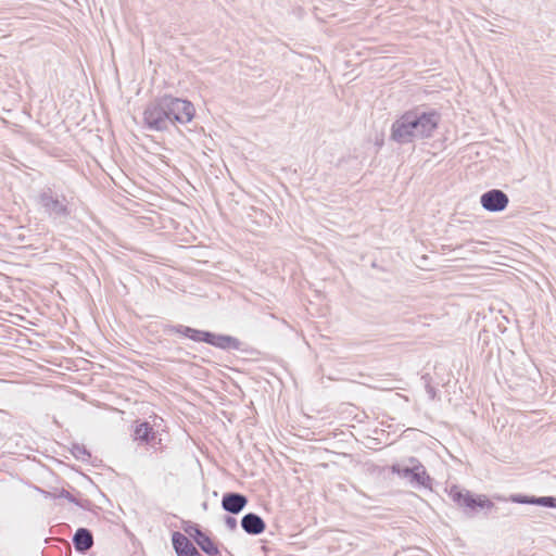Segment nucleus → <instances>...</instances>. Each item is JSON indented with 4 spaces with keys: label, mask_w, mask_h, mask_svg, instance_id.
Listing matches in <instances>:
<instances>
[{
    "label": "nucleus",
    "mask_w": 556,
    "mask_h": 556,
    "mask_svg": "<svg viewBox=\"0 0 556 556\" xmlns=\"http://www.w3.org/2000/svg\"><path fill=\"white\" fill-rule=\"evenodd\" d=\"M193 104L185 99L164 94L150 101L143 111L147 129L165 131L176 124H188L194 117Z\"/></svg>",
    "instance_id": "1"
},
{
    "label": "nucleus",
    "mask_w": 556,
    "mask_h": 556,
    "mask_svg": "<svg viewBox=\"0 0 556 556\" xmlns=\"http://www.w3.org/2000/svg\"><path fill=\"white\" fill-rule=\"evenodd\" d=\"M440 119V114L434 110L407 111L392 124L391 139L400 144H406L430 138L438 128Z\"/></svg>",
    "instance_id": "2"
},
{
    "label": "nucleus",
    "mask_w": 556,
    "mask_h": 556,
    "mask_svg": "<svg viewBox=\"0 0 556 556\" xmlns=\"http://www.w3.org/2000/svg\"><path fill=\"white\" fill-rule=\"evenodd\" d=\"M169 332L181 334L194 342H204L220 350H240L241 342L228 334H217L211 331L199 330L184 325H174L168 328Z\"/></svg>",
    "instance_id": "3"
},
{
    "label": "nucleus",
    "mask_w": 556,
    "mask_h": 556,
    "mask_svg": "<svg viewBox=\"0 0 556 556\" xmlns=\"http://www.w3.org/2000/svg\"><path fill=\"white\" fill-rule=\"evenodd\" d=\"M448 497L468 517L475 516L479 510H491L494 503L484 494L476 495L469 490L452 485L447 490Z\"/></svg>",
    "instance_id": "4"
},
{
    "label": "nucleus",
    "mask_w": 556,
    "mask_h": 556,
    "mask_svg": "<svg viewBox=\"0 0 556 556\" xmlns=\"http://www.w3.org/2000/svg\"><path fill=\"white\" fill-rule=\"evenodd\" d=\"M38 203L45 214L54 220L64 219L71 214L65 195L58 194L51 187H46L39 192Z\"/></svg>",
    "instance_id": "5"
},
{
    "label": "nucleus",
    "mask_w": 556,
    "mask_h": 556,
    "mask_svg": "<svg viewBox=\"0 0 556 556\" xmlns=\"http://www.w3.org/2000/svg\"><path fill=\"white\" fill-rule=\"evenodd\" d=\"M480 203L488 212H502L507 207L509 199L504 191L491 189L481 194Z\"/></svg>",
    "instance_id": "6"
},
{
    "label": "nucleus",
    "mask_w": 556,
    "mask_h": 556,
    "mask_svg": "<svg viewBox=\"0 0 556 556\" xmlns=\"http://www.w3.org/2000/svg\"><path fill=\"white\" fill-rule=\"evenodd\" d=\"M407 463L412 464V473L408 479L409 484L418 488H430L431 478L427 473L425 466L415 457L408 458Z\"/></svg>",
    "instance_id": "7"
},
{
    "label": "nucleus",
    "mask_w": 556,
    "mask_h": 556,
    "mask_svg": "<svg viewBox=\"0 0 556 556\" xmlns=\"http://www.w3.org/2000/svg\"><path fill=\"white\" fill-rule=\"evenodd\" d=\"M248 505V497L241 493L228 492L223 495L222 507L229 514L237 515Z\"/></svg>",
    "instance_id": "8"
},
{
    "label": "nucleus",
    "mask_w": 556,
    "mask_h": 556,
    "mask_svg": "<svg viewBox=\"0 0 556 556\" xmlns=\"http://www.w3.org/2000/svg\"><path fill=\"white\" fill-rule=\"evenodd\" d=\"M241 528L250 535H258L266 529L263 518L255 513H248L241 519Z\"/></svg>",
    "instance_id": "9"
},
{
    "label": "nucleus",
    "mask_w": 556,
    "mask_h": 556,
    "mask_svg": "<svg viewBox=\"0 0 556 556\" xmlns=\"http://www.w3.org/2000/svg\"><path fill=\"white\" fill-rule=\"evenodd\" d=\"M73 545L79 554H86L93 546L92 532L87 528H78L73 535Z\"/></svg>",
    "instance_id": "10"
},
{
    "label": "nucleus",
    "mask_w": 556,
    "mask_h": 556,
    "mask_svg": "<svg viewBox=\"0 0 556 556\" xmlns=\"http://www.w3.org/2000/svg\"><path fill=\"white\" fill-rule=\"evenodd\" d=\"M509 501L517 504L539 505L544 507L556 508V497L554 496H530L523 494H514Z\"/></svg>",
    "instance_id": "11"
},
{
    "label": "nucleus",
    "mask_w": 556,
    "mask_h": 556,
    "mask_svg": "<svg viewBox=\"0 0 556 556\" xmlns=\"http://www.w3.org/2000/svg\"><path fill=\"white\" fill-rule=\"evenodd\" d=\"M172 544L177 556H191L197 551L191 541L178 531L172 534Z\"/></svg>",
    "instance_id": "12"
},
{
    "label": "nucleus",
    "mask_w": 556,
    "mask_h": 556,
    "mask_svg": "<svg viewBox=\"0 0 556 556\" xmlns=\"http://www.w3.org/2000/svg\"><path fill=\"white\" fill-rule=\"evenodd\" d=\"M195 543L207 556H222L216 543L204 532H195Z\"/></svg>",
    "instance_id": "13"
},
{
    "label": "nucleus",
    "mask_w": 556,
    "mask_h": 556,
    "mask_svg": "<svg viewBox=\"0 0 556 556\" xmlns=\"http://www.w3.org/2000/svg\"><path fill=\"white\" fill-rule=\"evenodd\" d=\"M134 439L151 443L155 439V432L148 421L137 422L134 429Z\"/></svg>",
    "instance_id": "14"
},
{
    "label": "nucleus",
    "mask_w": 556,
    "mask_h": 556,
    "mask_svg": "<svg viewBox=\"0 0 556 556\" xmlns=\"http://www.w3.org/2000/svg\"><path fill=\"white\" fill-rule=\"evenodd\" d=\"M70 451L77 460L89 462L91 458V453L83 444L73 443Z\"/></svg>",
    "instance_id": "15"
},
{
    "label": "nucleus",
    "mask_w": 556,
    "mask_h": 556,
    "mask_svg": "<svg viewBox=\"0 0 556 556\" xmlns=\"http://www.w3.org/2000/svg\"><path fill=\"white\" fill-rule=\"evenodd\" d=\"M391 470L393 473L397 475L400 478L408 480L410 477V473H412V464H409V463L407 465L394 464L391 467Z\"/></svg>",
    "instance_id": "16"
},
{
    "label": "nucleus",
    "mask_w": 556,
    "mask_h": 556,
    "mask_svg": "<svg viewBox=\"0 0 556 556\" xmlns=\"http://www.w3.org/2000/svg\"><path fill=\"white\" fill-rule=\"evenodd\" d=\"M54 498H65L71 503L76 504L79 507H84L80 502H78L73 494H71L67 490L62 489L56 494H54Z\"/></svg>",
    "instance_id": "17"
},
{
    "label": "nucleus",
    "mask_w": 556,
    "mask_h": 556,
    "mask_svg": "<svg viewBox=\"0 0 556 556\" xmlns=\"http://www.w3.org/2000/svg\"><path fill=\"white\" fill-rule=\"evenodd\" d=\"M225 526L228 530L235 531L237 529V519L231 516L225 517Z\"/></svg>",
    "instance_id": "18"
},
{
    "label": "nucleus",
    "mask_w": 556,
    "mask_h": 556,
    "mask_svg": "<svg viewBox=\"0 0 556 556\" xmlns=\"http://www.w3.org/2000/svg\"><path fill=\"white\" fill-rule=\"evenodd\" d=\"M185 531L186 533H188L194 541H195V538L197 534L195 532H203L200 527L198 525H191V526H188L187 528H185Z\"/></svg>",
    "instance_id": "19"
},
{
    "label": "nucleus",
    "mask_w": 556,
    "mask_h": 556,
    "mask_svg": "<svg viewBox=\"0 0 556 556\" xmlns=\"http://www.w3.org/2000/svg\"><path fill=\"white\" fill-rule=\"evenodd\" d=\"M427 393L431 400L435 397V389L431 387L430 384H427L426 387Z\"/></svg>",
    "instance_id": "20"
},
{
    "label": "nucleus",
    "mask_w": 556,
    "mask_h": 556,
    "mask_svg": "<svg viewBox=\"0 0 556 556\" xmlns=\"http://www.w3.org/2000/svg\"><path fill=\"white\" fill-rule=\"evenodd\" d=\"M191 556H202L201 553L197 549Z\"/></svg>",
    "instance_id": "21"
},
{
    "label": "nucleus",
    "mask_w": 556,
    "mask_h": 556,
    "mask_svg": "<svg viewBox=\"0 0 556 556\" xmlns=\"http://www.w3.org/2000/svg\"><path fill=\"white\" fill-rule=\"evenodd\" d=\"M475 243H476L475 241H468L466 244H467V245H472V244H475Z\"/></svg>",
    "instance_id": "22"
}]
</instances>
